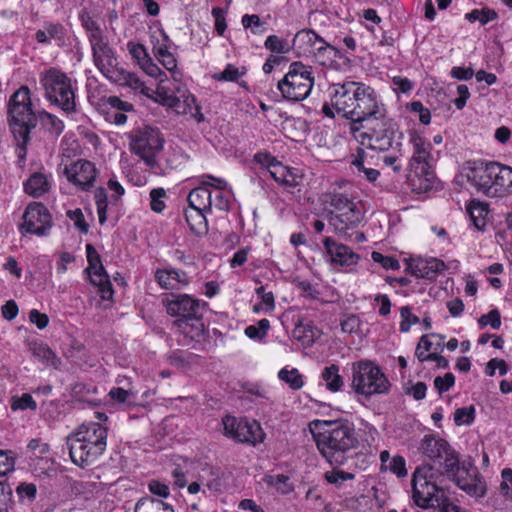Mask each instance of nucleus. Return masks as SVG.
I'll list each match as a JSON object with an SVG mask.
<instances>
[{"label":"nucleus","mask_w":512,"mask_h":512,"mask_svg":"<svg viewBox=\"0 0 512 512\" xmlns=\"http://www.w3.org/2000/svg\"><path fill=\"white\" fill-rule=\"evenodd\" d=\"M329 93L335 111L350 121L352 135L386 110L375 90L360 82L334 83Z\"/></svg>","instance_id":"1"},{"label":"nucleus","mask_w":512,"mask_h":512,"mask_svg":"<svg viewBox=\"0 0 512 512\" xmlns=\"http://www.w3.org/2000/svg\"><path fill=\"white\" fill-rule=\"evenodd\" d=\"M313 437L321 455L334 466L344 465L348 452L358 445L354 425L348 420L326 421L322 431Z\"/></svg>","instance_id":"2"},{"label":"nucleus","mask_w":512,"mask_h":512,"mask_svg":"<svg viewBox=\"0 0 512 512\" xmlns=\"http://www.w3.org/2000/svg\"><path fill=\"white\" fill-rule=\"evenodd\" d=\"M107 427L97 423H83L66 440L71 461L86 468L94 464L107 446Z\"/></svg>","instance_id":"3"},{"label":"nucleus","mask_w":512,"mask_h":512,"mask_svg":"<svg viewBox=\"0 0 512 512\" xmlns=\"http://www.w3.org/2000/svg\"><path fill=\"white\" fill-rule=\"evenodd\" d=\"M8 123L16 141V153L20 160H25L30 133L37 126L38 113L32 109L30 91L21 86L8 102Z\"/></svg>","instance_id":"4"},{"label":"nucleus","mask_w":512,"mask_h":512,"mask_svg":"<svg viewBox=\"0 0 512 512\" xmlns=\"http://www.w3.org/2000/svg\"><path fill=\"white\" fill-rule=\"evenodd\" d=\"M468 182L484 195L497 198L512 193V168L499 162H481L467 175Z\"/></svg>","instance_id":"5"},{"label":"nucleus","mask_w":512,"mask_h":512,"mask_svg":"<svg viewBox=\"0 0 512 512\" xmlns=\"http://www.w3.org/2000/svg\"><path fill=\"white\" fill-rule=\"evenodd\" d=\"M353 137L362 145L368 144L371 149L387 151L394 146H401L402 133L397 123L389 118L385 111L362 127L359 132H355Z\"/></svg>","instance_id":"6"},{"label":"nucleus","mask_w":512,"mask_h":512,"mask_svg":"<svg viewBox=\"0 0 512 512\" xmlns=\"http://www.w3.org/2000/svg\"><path fill=\"white\" fill-rule=\"evenodd\" d=\"M39 83L45 99L67 114L75 113L76 93L72 80L62 71L50 68L40 74Z\"/></svg>","instance_id":"7"},{"label":"nucleus","mask_w":512,"mask_h":512,"mask_svg":"<svg viewBox=\"0 0 512 512\" xmlns=\"http://www.w3.org/2000/svg\"><path fill=\"white\" fill-rule=\"evenodd\" d=\"M412 156L409 163V179L413 186H416V179L419 182L418 189L429 190L432 187L434 173L431 170V144L417 132L410 134Z\"/></svg>","instance_id":"8"},{"label":"nucleus","mask_w":512,"mask_h":512,"mask_svg":"<svg viewBox=\"0 0 512 512\" xmlns=\"http://www.w3.org/2000/svg\"><path fill=\"white\" fill-rule=\"evenodd\" d=\"M314 86V76L311 66L300 61L289 65L287 73L278 82L277 88L287 101L300 102L305 100Z\"/></svg>","instance_id":"9"},{"label":"nucleus","mask_w":512,"mask_h":512,"mask_svg":"<svg viewBox=\"0 0 512 512\" xmlns=\"http://www.w3.org/2000/svg\"><path fill=\"white\" fill-rule=\"evenodd\" d=\"M391 384L379 366L371 361H360L352 367V388L357 394L370 397L385 394Z\"/></svg>","instance_id":"10"},{"label":"nucleus","mask_w":512,"mask_h":512,"mask_svg":"<svg viewBox=\"0 0 512 512\" xmlns=\"http://www.w3.org/2000/svg\"><path fill=\"white\" fill-rule=\"evenodd\" d=\"M130 150L139 156L145 164L158 173V154L164 146V138L158 129L143 127L133 130L129 134Z\"/></svg>","instance_id":"11"},{"label":"nucleus","mask_w":512,"mask_h":512,"mask_svg":"<svg viewBox=\"0 0 512 512\" xmlns=\"http://www.w3.org/2000/svg\"><path fill=\"white\" fill-rule=\"evenodd\" d=\"M23 222L18 229L22 235L33 234L39 237L48 236L53 226L52 216L46 206L40 202H31L27 205Z\"/></svg>","instance_id":"12"},{"label":"nucleus","mask_w":512,"mask_h":512,"mask_svg":"<svg viewBox=\"0 0 512 512\" xmlns=\"http://www.w3.org/2000/svg\"><path fill=\"white\" fill-rule=\"evenodd\" d=\"M432 477L433 468L430 465L417 467L412 475V497L418 507L428 508L438 499V487L431 481Z\"/></svg>","instance_id":"13"},{"label":"nucleus","mask_w":512,"mask_h":512,"mask_svg":"<svg viewBox=\"0 0 512 512\" xmlns=\"http://www.w3.org/2000/svg\"><path fill=\"white\" fill-rule=\"evenodd\" d=\"M86 255L89 266L85 272L89 275L90 282L98 287V293L103 300H110L114 293L112 284L102 265L101 257L92 244L86 245Z\"/></svg>","instance_id":"14"},{"label":"nucleus","mask_w":512,"mask_h":512,"mask_svg":"<svg viewBox=\"0 0 512 512\" xmlns=\"http://www.w3.org/2000/svg\"><path fill=\"white\" fill-rule=\"evenodd\" d=\"M156 95L160 104L173 108L177 113H186L187 106L191 109L195 102V97L178 80L172 88L160 84Z\"/></svg>","instance_id":"15"},{"label":"nucleus","mask_w":512,"mask_h":512,"mask_svg":"<svg viewBox=\"0 0 512 512\" xmlns=\"http://www.w3.org/2000/svg\"><path fill=\"white\" fill-rule=\"evenodd\" d=\"M166 311L170 316L177 317L176 320H190L198 316L206 309L207 303L191 297L188 294L171 295V298L163 300Z\"/></svg>","instance_id":"16"},{"label":"nucleus","mask_w":512,"mask_h":512,"mask_svg":"<svg viewBox=\"0 0 512 512\" xmlns=\"http://www.w3.org/2000/svg\"><path fill=\"white\" fill-rule=\"evenodd\" d=\"M89 43L95 66L107 79L116 81L117 58L108 39L104 36Z\"/></svg>","instance_id":"17"},{"label":"nucleus","mask_w":512,"mask_h":512,"mask_svg":"<svg viewBox=\"0 0 512 512\" xmlns=\"http://www.w3.org/2000/svg\"><path fill=\"white\" fill-rule=\"evenodd\" d=\"M69 182L79 186L82 190L89 189L96 178L95 165L87 160H78L64 171Z\"/></svg>","instance_id":"18"},{"label":"nucleus","mask_w":512,"mask_h":512,"mask_svg":"<svg viewBox=\"0 0 512 512\" xmlns=\"http://www.w3.org/2000/svg\"><path fill=\"white\" fill-rule=\"evenodd\" d=\"M203 313L190 318V320H175L174 325L184 336V344L197 348L206 340V330L202 320Z\"/></svg>","instance_id":"19"},{"label":"nucleus","mask_w":512,"mask_h":512,"mask_svg":"<svg viewBox=\"0 0 512 512\" xmlns=\"http://www.w3.org/2000/svg\"><path fill=\"white\" fill-rule=\"evenodd\" d=\"M362 220V213L358 208L341 212H330L328 221L340 236H350L349 231L355 229Z\"/></svg>","instance_id":"20"},{"label":"nucleus","mask_w":512,"mask_h":512,"mask_svg":"<svg viewBox=\"0 0 512 512\" xmlns=\"http://www.w3.org/2000/svg\"><path fill=\"white\" fill-rule=\"evenodd\" d=\"M323 245L331 262L335 264L350 266L356 264L359 260V256L348 246L337 243L330 237L324 238Z\"/></svg>","instance_id":"21"},{"label":"nucleus","mask_w":512,"mask_h":512,"mask_svg":"<svg viewBox=\"0 0 512 512\" xmlns=\"http://www.w3.org/2000/svg\"><path fill=\"white\" fill-rule=\"evenodd\" d=\"M155 280L163 289L178 290L189 283L187 273L178 269H158Z\"/></svg>","instance_id":"22"},{"label":"nucleus","mask_w":512,"mask_h":512,"mask_svg":"<svg viewBox=\"0 0 512 512\" xmlns=\"http://www.w3.org/2000/svg\"><path fill=\"white\" fill-rule=\"evenodd\" d=\"M412 274L426 279H433L438 273L445 270L446 265L437 258L419 259L410 265Z\"/></svg>","instance_id":"23"},{"label":"nucleus","mask_w":512,"mask_h":512,"mask_svg":"<svg viewBox=\"0 0 512 512\" xmlns=\"http://www.w3.org/2000/svg\"><path fill=\"white\" fill-rule=\"evenodd\" d=\"M264 438L265 434L257 421H248L243 419L238 432H236L234 440L255 446L256 444L263 442Z\"/></svg>","instance_id":"24"},{"label":"nucleus","mask_w":512,"mask_h":512,"mask_svg":"<svg viewBox=\"0 0 512 512\" xmlns=\"http://www.w3.org/2000/svg\"><path fill=\"white\" fill-rule=\"evenodd\" d=\"M468 477H463L458 474L454 475V481L456 485L470 496L483 497L486 492L485 483L481 480L477 471H474V475H470L468 471H463Z\"/></svg>","instance_id":"25"},{"label":"nucleus","mask_w":512,"mask_h":512,"mask_svg":"<svg viewBox=\"0 0 512 512\" xmlns=\"http://www.w3.org/2000/svg\"><path fill=\"white\" fill-rule=\"evenodd\" d=\"M449 446L448 442L442 438L425 435L421 441L420 449L427 458L440 461L443 455L447 453Z\"/></svg>","instance_id":"26"},{"label":"nucleus","mask_w":512,"mask_h":512,"mask_svg":"<svg viewBox=\"0 0 512 512\" xmlns=\"http://www.w3.org/2000/svg\"><path fill=\"white\" fill-rule=\"evenodd\" d=\"M466 211L474 227L478 231L484 232L490 212L489 205L486 202L473 199L467 204Z\"/></svg>","instance_id":"27"},{"label":"nucleus","mask_w":512,"mask_h":512,"mask_svg":"<svg viewBox=\"0 0 512 512\" xmlns=\"http://www.w3.org/2000/svg\"><path fill=\"white\" fill-rule=\"evenodd\" d=\"M105 105L108 106L107 116L110 121L116 125H123L127 121L125 112L131 111L132 104L122 101L117 96H110L107 98Z\"/></svg>","instance_id":"28"},{"label":"nucleus","mask_w":512,"mask_h":512,"mask_svg":"<svg viewBox=\"0 0 512 512\" xmlns=\"http://www.w3.org/2000/svg\"><path fill=\"white\" fill-rule=\"evenodd\" d=\"M187 201L189 203V207L198 209V211L211 212L212 193L202 184L189 193Z\"/></svg>","instance_id":"29"},{"label":"nucleus","mask_w":512,"mask_h":512,"mask_svg":"<svg viewBox=\"0 0 512 512\" xmlns=\"http://www.w3.org/2000/svg\"><path fill=\"white\" fill-rule=\"evenodd\" d=\"M50 182L43 173H33L24 183L23 188L26 194L34 198H38L50 189Z\"/></svg>","instance_id":"30"},{"label":"nucleus","mask_w":512,"mask_h":512,"mask_svg":"<svg viewBox=\"0 0 512 512\" xmlns=\"http://www.w3.org/2000/svg\"><path fill=\"white\" fill-rule=\"evenodd\" d=\"M30 350L33 356L46 366L58 369L61 365L60 358L53 352L49 346L43 342H33L30 344Z\"/></svg>","instance_id":"31"},{"label":"nucleus","mask_w":512,"mask_h":512,"mask_svg":"<svg viewBox=\"0 0 512 512\" xmlns=\"http://www.w3.org/2000/svg\"><path fill=\"white\" fill-rule=\"evenodd\" d=\"M320 36L313 30L303 29L293 38V46L304 55H310L315 45L319 44Z\"/></svg>","instance_id":"32"},{"label":"nucleus","mask_w":512,"mask_h":512,"mask_svg":"<svg viewBox=\"0 0 512 512\" xmlns=\"http://www.w3.org/2000/svg\"><path fill=\"white\" fill-rule=\"evenodd\" d=\"M207 211H198V209L189 207L188 210L185 211L186 221L194 233L201 235L207 232L208 224L206 220Z\"/></svg>","instance_id":"33"},{"label":"nucleus","mask_w":512,"mask_h":512,"mask_svg":"<svg viewBox=\"0 0 512 512\" xmlns=\"http://www.w3.org/2000/svg\"><path fill=\"white\" fill-rule=\"evenodd\" d=\"M326 388L331 392H338L343 387V378L339 374V367L335 364L327 366L321 373Z\"/></svg>","instance_id":"34"},{"label":"nucleus","mask_w":512,"mask_h":512,"mask_svg":"<svg viewBox=\"0 0 512 512\" xmlns=\"http://www.w3.org/2000/svg\"><path fill=\"white\" fill-rule=\"evenodd\" d=\"M366 163V152L362 148H357L356 154L353 155L351 165L354 166L358 172H362L368 181L374 182L379 176V171L370 167H366Z\"/></svg>","instance_id":"35"},{"label":"nucleus","mask_w":512,"mask_h":512,"mask_svg":"<svg viewBox=\"0 0 512 512\" xmlns=\"http://www.w3.org/2000/svg\"><path fill=\"white\" fill-rule=\"evenodd\" d=\"M430 337H433V338L437 337V338H439V340L442 339V336L436 335V334H431L430 336L423 335L420 338L418 345L416 347V350H415V356L417 357V359L420 362L430 360L434 355L437 354L436 348H433L434 343L430 340Z\"/></svg>","instance_id":"36"},{"label":"nucleus","mask_w":512,"mask_h":512,"mask_svg":"<svg viewBox=\"0 0 512 512\" xmlns=\"http://www.w3.org/2000/svg\"><path fill=\"white\" fill-rule=\"evenodd\" d=\"M38 117L42 126L51 134L59 136L63 132L65 128L64 122L56 115L41 110L38 112Z\"/></svg>","instance_id":"37"},{"label":"nucleus","mask_w":512,"mask_h":512,"mask_svg":"<svg viewBox=\"0 0 512 512\" xmlns=\"http://www.w3.org/2000/svg\"><path fill=\"white\" fill-rule=\"evenodd\" d=\"M270 176L279 184L287 187H294L297 185L296 176L290 171V169L280 162L272 166Z\"/></svg>","instance_id":"38"},{"label":"nucleus","mask_w":512,"mask_h":512,"mask_svg":"<svg viewBox=\"0 0 512 512\" xmlns=\"http://www.w3.org/2000/svg\"><path fill=\"white\" fill-rule=\"evenodd\" d=\"M169 506L161 500L152 497H142L135 505L134 512H165Z\"/></svg>","instance_id":"39"},{"label":"nucleus","mask_w":512,"mask_h":512,"mask_svg":"<svg viewBox=\"0 0 512 512\" xmlns=\"http://www.w3.org/2000/svg\"><path fill=\"white\" fill-rule=\"evenodd\" d=\"M278 377L281 381L285 382L292 390H299L304 385L303 376L296 368L287 369L283 368L279 371Z\"/></svg>","instance_id":"40"},{"label":"nucleus","mask_w":512,"mask_h":512,"mask_svg":"<svg viewBox=\"0 0 512 512\" xmlns=\"http://www.w3.org/2000/svg\"><path fill=\"white\" fill-rule=\"evenodd\" d=\"M82 26L87 32L89 42L104 37L103 31L96 21L92 19L88 12L83 11L80 14Z\"/></svg>","instance_id":"41"},{"label":"nucleus","mask_w":512,"mask_h":512,"mask_svg":"<svg viewBox=\"0 0 512 512\" xmlns=\"http://www.w3.org/2000/svg\"><path fill=\"white\" fill-rule=\"evenodd\" d=\"M327 202L335 209L334 212L347 211L350 208H357L356 204L343 193H334L330 195Z\"/></svg>","instance_id":"42"},{"label":"nucleus","mask_w":512,"mask_h":512,"mask_svg":"<svg viewBox=\"0 0 512 512\" xmlns=\"http://www.w3.org/2000/svg\"><path fill=\"white\" fill-rule=\"evenodd\" d=\"M241 23L245 29H250L251 33L255 35L264 34L267 30L265 23L256 14L243 15Z\"/></svg>","instance_id":"43"},{"label":"nucleus","mask_w":512,"mask_h":512,"mask_svg":"<svg viewBox=\"0 0 512 512\" xmlns=\"http://www.w3.org/2000/svg\"><path fill=\"white\" fill-rule=\"evenodd\" d=\"M95 204L97 207V214L99 223L103 225L107 220V208H108V198L107 193L104 188H97L94 194Z\"/></svg>","instance_id":"44"},{"label":"nucleus","mask_w":512,"mask_h":512,"mask_svg":"<svg viewBox=\"0 0 512 512\" xmlns=\"http://www.w3.org/2000/svg\"><path fill=\"white\" fill-rule=\"evenodd\" d=\"M62 31L60 24L48 23L44 26L43 30H38L35 34V39L38 43L47 44L51 39L59 37Z\"/></svg>","instance_id":"45"},{"label":"nucleus","mask_w":512,"mask_h":512,"mask_svg":"<svg viewBox=\"0 0 512 512\" xmlns=\"http://www.w3.org/2000/svg\"><path fill=\"white\" fill-rule=\"evenodd\" d=\"M440 463L445 469L446 473L455 475L460 472L459 456L450 446L447 449V453H445L440 460Z\"/></svg>","instance_id":"46"},{"label":"nucleus","mask_w":512,"mask_h":512,"mask_svg":"<svg viewBox=\"0 0 512 512\" xmlns=\"http://www.w3.org/2000/svg\"><path fill=\"white\" fill-rule=\"evenodd\" d=\"M246 73L244 67L238 68L233 64H228L223 71L214 74V79L218 81H237Z\"/></svg>","instance_id":"47"},{"label":"nucleus","mask_w":512,"mask_h":512,"mask_svg":"<svg viewBox=\"0 0 512 512\" xmlns=\"http://www.w3.org/2000/svg\"><path fill=\"white\" fill-rule=\"evenodd\" d=\"M270 328V322L268 319H261L257 325H249L245 328V335L254 340L263 339Z\"/></svg>","instance_id":"48"},{"label":"nucleus","mask_w":512,"mask_h":512,"mask_svg":"<svg viewBox=\"0 0 512 512\" xmlns=\"http://www.w3.org/2000/svg\"><path fill=\"white\" fill-rule=\"evenodd\" d=\"M264 47L267 50L278 54H285L290 51L289 43L276 35L268 36L265 40Z\"/></svg>","instance_id":"49"},{"label":"nucleus","mask_w":512,"mask_h":512,"mask_svg":"<svg viewBox=\"0 0 512 512\" xmlns=\"http://www.w3.org/2000/svg\"><path fill=\"white\" fill-rule=\"evenodd\" d=\"M465 18L469 22L479 21L481 24H487L497 18V13L491 9H474L469 13H466Z\"/></svg>","instance_id":"50"},{"label":"nucleus","mask_w":512,"mask_h":512,"mask_svg":"<svg viewBox=\"0 0 512 512\" xmlns=\"http://www.w3.org/2000/svg\"><path fill=\"white\" fill-rule=\"evenodd\" d=\"M108 396L120 404H126V405H132L134 404L135 399V393L131 390H125L120 387H114L112 388Z\"/></svg>","instance_id":"51"},{"label":"nucleus","mask_w":512,"mask_h":512,"mask_svg":"<svg viewBox=\"0 0 512 512\" xmlns=\"http://www.w3.org/2000/svg\"><path fill=\"white\" fill-rule=\"evenodd\" d=\"M475 418L474 406L458 408L454 413V422L456 425H470Z\"/></svg>","instance_id":"52"},{"label":"nucleus","mask_w":512,"mask_h":512,"mask_svg":"<svg viewBox=\"0 0 512 512\" xmlns=\"http://www.w3.org/2000/svg\"><path fill=\"white\" fill-rule=\"evenodd\" d=\"M12 410H35L37 404L30 394L24 393L20 397H13L11 402Z\"/></svg>","instance_id":"53"},{"label":"nucleus","mask_w":512,"mask_h":512,"mask_svg":"<svg viewBox=\"0 0 512 512\" xmlns=\"http://www.w3.org/2000/svg\"><path fill=\"white\" fill-rule=\"evenodd\" d=\"M313 54L316 57L327 56L328 58L336 57L339 53L338 49L333 45L327 43L322 37L319 38V44L315 45L312 49Z\"/></svg>","instance_id":"54"},{"label":"nucleus","mask_w":512,"mask_h":512,"mask_svg":"<svg viewBox=\"0 0 512 512\" xmlns=\"http://www.w3.org/2000/svg\"><path fill=\"white\" fill-rule=\"evenodd\" d=\"M402 321L400 322V331L408 332L413 324L419 323V317L412 314L409 306H404L400 310Z\"/></svg>","instance_id":"55"},{"label":"nucleus","mask_w":512,"mask_h":512,"mask_svg":"<svg viewBox=\"0 0 512 512\" xmlns=\"http://www.w3.org/2000/svg\"><path fill=\"white\" fill-rule=\"evenodd\" d=\"M242 421L243 419H237L234 416H224L222 419L224 434L227 437L234 439L236 436V432H238V429L240 428Z\"/></svg>","instance_id":"56"},{"label":"nucleus","mask_w":512,"mask_h":512,"mask_svg":"<svg viewBox=\"0 0 512 512\" xmlns=\"http://www.w3.org/2000/svg\"><path fill=\"white\" fill-rule=\"evenodd\" d=\"M385 470H389L399 478L407 476L406 461L404 457L400 455L394 456L389 465L385 467Z\"/></svg>","instance_id":"57"},{"label":"nucleus","mask_w":512,"mask_h":512,"mask_svg":"<svg viewBox=\"0 0 512 512\" xmlns=\"http://www.w3.org/2000/svg\"><path fill=\"white\" fill-rule=\"evenodd\" d=\"M354 474L338 469H333L325 473V479L330 483L340 486L343 482L354 479Z\"/></svg>","instance_id":"58"},{"label":"nucleus","mask_w":512,"mask_h":512,"mask_svg":"<svg viewBox=\"0 0 512 512\" xmlns=\"http://www.w3.org/2000/svg\"><path fill=\"white\" fill-rule=\"evenodd\" d=\"M481 327L490 325L493 329L497 330L501 326V315L498 309H492L489 313L482 315L478 319Z\"/></svg>","instance_id":"59"},{"label":"nucleus","mask_w":512,"mask_h":512,"mask_svg":"<svg viewBox=\"0 0 512 512\" xmlns=\"http://www.w3.org/2000/svg\"><path fill=\"white\" fill-rule=\"evenodd\" d=\"M127 48L129 50V53L131 54L133 59L137 61L139 66L146 62V59L150 58L146 48L140 43L128 42Z\"/></svg>","instance_id":"60"},{"label":"nucleus","mask_w":512,"mask_h":512,"mask_svg":"<svg viewBox=\"0 0 512 512\" xmlns=\"http://www.w3.org/2000/svg\"><path fill=\"white\" fill-rule=\"evenodd\" d=\"M371 258L374 262L381 264L386 270H397L400 268L399 261L393 257L385 256L380 252H372Z\"/></svg>","instance_id":"61"},{"label":"nucleus","mask_w":512,"mask_h":512,"mask_svg":"<svg viewBox=\"0 0 512 512\" xmlns=\"http://www.w3.org/2000/svg\"><path fill=\"white\" fill-rule=\"evenodd\" d=\"M166 192L163 188H155L152 189L150 192V198H151V209L154 212L160 213L165 208V203L163 201V198L165 197Z\"/></svg>","instance_id":"62"},{"label":"nucleus","mask_w":512,"mask_h":512,"mask_svg":"<svg viewBox=\"0 0 512 512\" xmlns=\"http://www.w3.org/2000/svg\"><path fill=\"white\" fill-rule=\"evenodd\" d=\"M455 384V377L452 373L448 372L443 377L438 376L434 379V387L439 395L448 391Z\"/></svg>","instance_id":"63"},{"label":"nucleus","mask_w":512,"mask_h":512,"mask_svg":"<svg viewBox=\"0 0 512 512\" xmlns=\"http://www.w3.org/2000/svg\"><path fill=\"white\" fill-rule=\"evenodd\" d=\"M67 216L71 221L74 222L75 227H77L81 232H88V224L85 222L84 215L81 209L77 208L75 210H69L67 212Z\"/></svg>","instance_id":"64"}]
</instances>
